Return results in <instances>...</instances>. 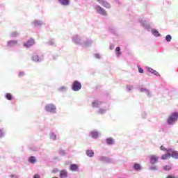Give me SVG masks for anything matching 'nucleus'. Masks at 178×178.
<instances>
[{
	"label": "nucleus",
	"instance_id": "nucleus-1",
	"mask_svg": "<svg viewBox=\"0 0 178 178\" xmlns=\"http://www.w3.org/2000/svg\"><path fill=\"white\" fill-rule=\"evenodd\" d=\"M177 119H178V113L177 112L172 113L167 120L168 124H173V123H175V122H177Z\"/></svg>",
	"mask_w": 178,
	"mask_h": 178
},
{
	"label": "nucleus",
	"instance_id": "nucleus-2",
	"mask_svg": "<svg viewBox=\"0 0 178 178\" xmlns=\"http://www.w3.org/2000/svg\"><path fill=\"white\" fill-rule=\"evenodd\" d=\"M45 111L51 113H55V112H56V107H55L54 104H47L45 106Z\"/></svg>",
	"mask_w": 178,
	"mask_h": 178
},
{
	"label": "nucleus",
	"instance_id": "nucleus-3",
	"mask_svg": "<svg viewBox=\"0 0 178 178\" xmlns=\"http://www.w3.org/2000/svg\"><path fill=\"white\" fill-rule=\"evenodd\" d=\"M95 9L97 10V13L102 15V16H106V15H108L106 13V10H105V9H104L100 6H96Z\"/></svg>",
	"mask_w": 178,
	"mask_h": 178
},
{
	"label": "nucleus",
	"instance_id": "nucleus-4",
	"mask_svg": "<svg viewBox=\"0 0 178 178\" xmlns=\"http://www.w3.org/2000/svg\"><path fill=\"white\" fill-rule=\"evenodd\" d=\"M72 90L74 91H79V90H81V83L78 81H74L72 85Z\"/></svg>",
	"mask_w": 178,
	"mask_h": 178
},
{
	"label": "nucleus",
	"instance_id": "nucleus-5",
	"mask_svg": "<svg viewBox=\"0 0 178 178\" xmlns=\"http://www.w3.org/2000/svg\"><path fill=\"white\" fill-rule=\"evenodd\" d=\"M150 159V163L152 165H155V163H156V162H158L159 157L155 156V155H152L149 157Z\"/></svg>",
	"mask_w": 178,
	"mask_h": 178
},
{
	"label": "nucleus",
	"instance_id": "nucleus-6",
	"mask_svg": "<svg viewBox=\"0 0 178 178\" xmlns=\"http://www.w3.org/2000/svg\"><path fill=\"white\" fill-rule=\"evenodd\" d=\"M35 42L33 39H30L26 42L24 43V47H26V48H30L32 45H34Z\"/></svg>",
	"mask_w": 178,
	"mask_h": 178
},
{
	"label": "nucleus",
	"instance_id": "nucleus-7",
	"mask_svg": "<svg viewBox=\"0 0 178 178\" xmlns=\"http://www.w3.org/2000/svg\"><path fill=\"white\" fill-rule=\"evenodd\" d=\"M170 152L171 151L169 150V149L167 150V154H163L162 156H161V159L163 161H165L166 159H170V158H171V154H170Z\"/></svg>",
	"mask_w": 178,
	"mask_h": 178
},
{
	"label": "nucleus",
	"instance_id": "nucleus-8",
	"mask_svg": "<svg viewBox=\"0 0 178 178\" xmlns=\"http://www.w3.org/2000/svg\"><path fill=\"white\" fill-rule=\"evenodd\" d=\"M169 151L170 152L171 157L175 158V159H178V152L177 151H173L171 149H169Z\"/></svg>",
	"mask_w": 178,
	"mask_h": 178
},
{
	"label": "nucleus",
	"instance_id": "nucleus-9",
	"mask_svg": "<svg viewBox=\"0 0 178 178\" xmlns=\"http://www.w3.org/2000/svg\"><path fill=\"white\" fill-rule=\"evenodd\" d=\"M101 3L104 8H106V9L111 8V4L108 1L103 0L101 1Z\"/></svg>",
	"mask_w": 178,
	"mask_h": 178
},
{
	"label": "nucleus",
	"instance_id": "nucleus-10",
	"mask_svg": "<svg viewBox=\"0 0 178 178\" xmlns=\"http://www.w3.org/2000/svg\"><path fill=\"white\" fill-rule=\"evenodd\" d=\"M70 170H72V172H77L79 170V165L76 164H71Z\"/></svg>",
	"mask_w": 178,
	"mask_h": 178
},
{
	"label": "nucleus",
	"instance_id": "nucleus-11",
	"mask_svg": "<svg viewBox=\"0 0 178 178\" xmlns=\"http://www.w3.org/2000/svg\"><path fill=\"white\" fill-rule=\"evenodd\" d=\"M60 177L66 178L67 177V172L65 170H62L60 171Z\"/></svg>",
	"mask_w": 178,
	"mask_h": 178
},
{
	"label": "nucleus",
	"instance_id": "nucleus-12",
	"mask_svg": "<svg viewBox=\"0 0 178 178\" xmlns=\"http://www.w3.org/2000/svg\"><path fill=\"white\" fill-rule=\"evenodd\" d=\"M58 1L64 6H67L70 3V0H58Z\"/></svg>",
	"mask_w": 178,
	"mask_h": 178
},
{
	"label": "nucleus",
	"instance_id": "nucleus-13",
	"mask_svg": "<svg viewBox=\"0 0 178 178\" xmlns=\"http://www.w3.org/2000/svg\"><path fill=\"white\" fill-rule=\"evenodd\" d=\"M147 70H148V72H149L150 73H152L155 76H159V73L158 72L155 71L154 69H152L149 67H147Z\"/></svg>",
	"mask_w": 178,
	"mask_h": 178
},
{
	"label": "nucleus",
	"instance_id": "nucleus-14",
	"mask_svg": "<svg viewBox=\"0 0 178 178\" xmlns=\"http://www.w3.org/2000/svg\"><path fill=\"white\" fill-rule=\"evenodd\" d=\"M32 60L34 62H40V56H38L37 54H33L32 56Z\"/></svg>",
	"mask_w": 178,
	"mask_h": 178
},
{
	"label": "nucleus",
	"instance_id": "nucleus-15",
	"mask_svg": "<svg viewBox=\"0 0 178 178\" xmlns=\"http://www.w3.org/2000/svg\"><path fill=\"white\" fill-rule=\"evenodd\" d=\"M17 44V41L16 40H10L8 42V47H13V45H16Z\"/></svg>",
	"mask_w": 178,
	"mask_h": 178
},
{
	"label": "nucleus",
	"instance_id": "nucleus-16",
	"mask_svg": "<svg viewBox=\"0 0 178 178\" xmlns=\"http://www.w3.org/2000/svg\"><path fill=\"white\" fill-rule=\"evenodd\" d=\"M106 143L108 144L109 145L114 144L115 141L112 138H108L106 139Z\"/></svg>",
	"mask_w": 178,
	"mask_h": 178
},
{
	"label": "nucleus",
	"instance_id": "nucleus-17",
	"mask_svg": "<svg viewBox=\"0 0 178 178\" xmlns=\"http://www.w3.org/2000/svg\"><path fill=\"white\" fill-rule=\"evenodd\" d=\"M134 169L135 170H141V165L138 163H135L134 165Z\"/></svg>",
	"mask_w": 178,
	"mask_h": 178
},
{
	"label": "nucleus",
	"instance_id": "nucleus-18",
	"mask_svg": "<svg viewBox=\"0 0 178 178\" xmlns=\"http://www.w3.org/2000/svg\"><path fill=\"white\" fill-rule=\"evenodd\" d=\"M29 161L30 163H35V162H37V159H35V156L29 157Z\"/></svg>",
	"mask_w": 178,
	"mask_h": 178
},
{
	"label": "nucleus",
	"instance_id": "nucleus-19",
	"mask_svg": "<svg viewBox=\"0 0 178 178\" xmlns=\"http://www.w3.org/2000/svg\"><path fill=\"white\" fill-rule=\"evenodd\" d=\"M99 104H101V103H99V102L95 101L92 103V105L93 108H98L99 106Z\"/></svg>",
	"mask_w": 178,
	"mask_h": 178
},
{
	"label": "nucleus",
	"instance_id": "nucleus-20",
	"mask_svg": "<svg viewBox=\"0 0 178 178\" xmlns=\"http://www.w3.org/2000/svg\"><path fill=\"white\" fill-rule=\"evenodd\" d=\"M91 137L92 138H98V132H97V131L91 132Z\"/></svg>",
	"mask_w": 178,
	"mask_h": 178
},
{
	"label": "nucleus",
	"instance_id": "nucleus-21",
	"mask_svg": "<svg viewBox=\"0 0 178 178\" xmlns=\"http://www.w3.org/2000/svg\"><path fill=\"white\" fill-rule=\"evenodd\" d=\"M86 154L88 155V156H94V152L92 150H87Z\"/></svg>",
	"mask_w": 178,
	"mask_h": 178
},
{
	"label": "nucleus",
	"instance_id": "nucleus-22",
	"mask_svg": "<svg viewBox=\"0 0 178 178\" xmlns=\"http://www.w3.org/2000/svg\"><path fill=\"white\" fill-rule=\"evenodd\" d=\"M152 34H154L155 35V37H159V35H161L159 32H158L156 29H153L152 31Z\"/></svg>",
	"mask_w": 178,
	"mask_h": 178
},
{
	"label": "nucleus",
	"instance_id": "nucleus-23",
	"mask_svg": "<svg viewBox=\"0 0 178 178\" xmlns=\"http://www.w3.org/2000/svg\"><path fill=\"white\" fill-rule=\"evenodd\" d=\"M115 52L118 56L122 55V52L120 51V47H118L115 48Z\"/></svg>",
	"mask_w": 178,
	"mask_h": 178
},
{
	"label": "nucleus",
	"instance_id": "nucleus-24",
	"mask_svg": "<svg viewBox=\"0 0 178 178\" xmlns=\"http://www.w3.org/2000/svg\"><path fill=\"white\" fill-rule=\"evenodd\" d=\"M163 169H164V170H168V171L171 170H172V165H164Z\"/></svg>",
	"mask_w": 178,
	"mask_h": 178
},
{
	"label": "nucleus",
	"instance_id": "nucleus-25",
	"mask_svg": "<svg viewBox=\"0 0 178 178\" xmlns=\"http://www.w3.org/2000/svg\"><path fill=\"white\" fill-rule=\"evenodd\" d=\"M165 40L168 42H170L172 41V36L170 35H167L165 36Z\"/></svg>",
	"mask_w": 178,
	"mask_h": 178
},
{
	"label": "nucleus",
	"instance_id": "nucleus-26",
	"mask_svg": "<svg viewBox=\"0 0 178 178\" xmlns=\"http://www.w3.org/2000/svg\"><path fill=\"white\" fill-rule=\"evenodd\" d=\"M6 98L8 99V101H12V95L10 93H7L6 95Z\"/></svg>",
	"mask_w": 178,
	"mask_h": 178
},
{
	"label": "nucleus",
	"instance_id": "nucleus-27",
	"mask_svg": "<svg viewBox=\"0 0 178 178\" xmlns=\"http://www.w3.org/2000/svg\"><path fill=\"white\" fill-rule=\"evenodd\" d=\"M50 138L52 140H56V135H55V134L52 133V134H50Z\"/></svg>",
	"mask_w": 178,
	"mask_h": 178
},
{
	"label": "nucleus",
	"instance_id": "nucleus-28",
	"mask_svg": "<svg viewBox=\"0 0 178 178\" xmlns=\"http://www.w3.org/2000/svg\"><path fill=\"white\" fill-rule=\"evenodd\" d=\"M98 113H99L100 115H104V113H105V110L100 108L98 111Z\"/></svg>",
	"mask_w": 178,
	"mask_h": 178
},
{
	"label": "nucleus",
	"instance_id": "nucleus-29",
	"mask_svg": "<svg viewBox=\"0 0 178 178\" xmlns=\"http://www.w3.org/2000/svg\"><path fill=\"white\" fill-rule=\"evenodd\" d=\"M140 91H141V92H147V95H149V92H148V90H147V89L141 88Z\"/></svg>",
	"mask_w": 178,
	"mask_h": 178
},
{
	"label": "nucleus",
	"instance_id": "nucleus-30",
	"mask_svg": "<svg viewBox=\"0 0 178 178\" xmlns=\"http://www.w3.org/2000/svg\"><path fill=\"white\" fill-rule=\"evenodd\" d=\"M138 72L139 73H144V70H143L141 67H138Z\"/></svg>",
	"mask_w": 178,
	"mask_h": 178
},
{
	"label": "nucleus",
	"instance_id": "nucleus-31",
	"mask_svg": "<svg viewBox=\"0 0 178 178\" xmlns=\"http://www.w3.org/2000/svg\"><path fill=\"white\" fill-rule=\"evenodd\" d=\"M58 172H59V170H58V168H55L52 170V173H56Z\"/></svg>",
	"mask_w": 178,
	"mask_h": 178
},
{
	"label": "nucleus",
	"instance_id": "nucleus-32",
	"mask_svg": "<svg viewBox=\"0 0 178 178\" xmlns=\"http://www.w3.org/2000/svg\"><path fill=\"white\" fill-rule=\"evenodd\" d=\"M23 76H24V72H19V77H23Z\"/></svg>",
	"mask_w": 178,
	"mask_h": 178
},
{
	"label": "nucleus",
	"instance_id": "nucleus-33",
	"mask_svg": "<svg viewBox=\"0 0 178 178\" xmlns=\"http://www.w3.org/2000/svg\"><path fill=\"white\" fill-rule=\"evenodd\" d=\"M160 149H161V151H166V149H165L163 146H161V147H160Z\"/></svg>",
	"mask_w": 178,
	"mask_h": 178
},
{
	"label": "nucleus",
	"instance_id": "nucleus-34",
	"mask_svg": "<svg viewBox=\"0 0 178 178\" xmlns=\"http://www.w3.org/2000/svg\"><path fill=\"white\" fill-rule=\"evenodd\" d=\"M95 57L97 58V59H99L100 58L99 54H95Z\"/></svg>",
	"mask_w": 178,
	"mask_h": 178
},
{
	"label": "nucleus",
	"instance_id": "nucleus-35",
	"mask_svg": "<svg viewBox=\"0 0 178 178\" xmlns=\"http://www.w3.org/2000/svg\"><path fill=\"white\" fill-rule=\"evenodd\" d=\"M166 178H177V177L169 175V176H168Z\"/></svg>",
	"mask_w": 178,
	"mask_h": 178
},
{
	"label": "nucleus",
	"instance_id": "nucleus-36",
	"mask_svg": "<svg viewBox=\"0 0 178 178\" xmlns=\"http://www.w3.org/2000/svg\"><path fill=\"white\" fill-rule=\"evenodd\" d=\"M97 2H100V1H102H102H104V0H97Z\"/></svg>",
	"mask_w": 178,
	"mask_h": 178
},
{
	"label": "nucleus",
	"instance_id": "nucleus-37",
	"mask_svg": "<svg viewBox=\"0 0 178 178\" xmlns=\"http://www.w3.org/2000/svg\"><path fill=\"white\" fill-rule=\"evenodd\" d=\"M152 170H155V169H156V168H155V167H154L153 168H152Z\"/></svg>",
	"mask_w": 178,
	"mask_h": 178
},
{
	"label": "nucleus",
	"instance_id": "nucleus-38",
	"mask_svg": "<svg viewBox=\"0 0 178 178\" xmlns=\"http://www.w3.org/2000/svg\"><path fill=\"white\" fill-rule=\"evenodd\" d=\"M0 133H1V129H0Z\"/></svg>",
	"mask_w": 178,
	"mask_h": 178
}]
</instances>
